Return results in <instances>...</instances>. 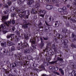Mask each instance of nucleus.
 I'll list each match as a JSON object with an SVG mask.
<instances>
[{"mask_svg": "<svg viewBox=\"0 0 76 76\" xmlns=\"http://www.w3.org/2000/svg\"><path fill=\"white\" fill-rule=\"evenodd\" d=\"M59 71H60V72H61L63 71V70L62 68H59Z\"/></svg>", "mask_w": 76, "mask_h": 76, "instance_id": "nucleus-55", "label": "nucleus"}, {"mask_svg": "<svg viewBox=\"0 0 76 76\" xmlns=\"http://www.w3.org/2000/svg\"><path fill=\"white\" fill-rule=\"evenodd\" d=\"M73 73L74 76H76V71L74 70H73L71 73H69L68 76H73Z\"/></svg>", "mask_w": 76, "mask_h": 76, "instance_id": "nucleus-10", "label": "nucleus"}, {"mask_svg": "<svg viewBox=\"0 0 76 76\" xmlns=\"http://www.w3.org/2000/svg\"><path fill=\"white\" fill-rule=\"evenodd\" d=\"M44 29L45 32H47L48 29H49V27L47 26H45L44 27Z\"/></svg>", "mask_w": 76, "mask_h": 76, "instance_id": "nucleus-32", "label": "nucleus"}, {"mask_svg": "<svg viewBox=\"0 0 76 76\" xmlns=\"http://www.w3.org/2000/svg\"><path fill=\"white\" fill-rule=\"evenodd\" d=\"M61 73L62 75H64V71H63L61 72Z\"/></svg>", "mask_w": 76, "mask_h": 76, "instance_id": "nucleus-57", "label": "nucleus"}, {"mask_svg": "<svg viewBox=\"0 0 76 76\" xmlns=\"http://www.w3.org/2000/svg\"><path fill=\"white\" fill-rule=\"evenodd\" d=\"M46 1L47 3H50V2L52 1L53 3H56V4H58V1L57 0H46Z\"/></svg>", "mask_w": 76, "mask_h": 76, "instance_id": "nucleus-9", "label": "nucleus"}, {"mask_svg": "<svg viewBox=\"0 0 76 76\" xmlns=\"http://www.w3.org/2000/svg\"><path fill=\"white\" fill-rule=\"evenodd\" d=\"M15 10V7H11L10 8V12H12V11H14Z\"/></svg>", "mask_w": 76, "mask_h": 76, "instance_id": "nucleus-34", "label": "nucleus"}, {"mask_svg": "<svg viewBox=\"0 0 76 76\" xmlns=\"http://www.w3.org/2000/svg\"><path fill=\"white\" fill-rule=\"evenodd\" d=\"M16 16V14L15 13H14L13 14H12L11 15V17H15Z\"/></svg>", "mask_w": 76, "mask_h": 76, "instance_id": "nucleus-40", "label": "nucleus"}, {"mask_svg": "<svg viewBox=\"0 0 76 76\" xmlns=\"http://www.w3.org/2000/svg\"><path fill=\"white\" fill-rule=\"evenodd\" d=\"M53 8V6L52 5H48L46 6V8L47 10H51Z\"/></svg>", "mask_w": 76, "mask_h": 76, "instance_id": "nucleus-14", "label": "nucleus"}, {"mask_svg": "<svg viewBox=\"0 0 76 76\" xmlns=\"http://www.w3.org/2000/svg\"><path fill=\"white\" fill-rule=\"evenodd\" d=\"M30 53V50L28 49H26L24 51V53L26 54H27V53Z\"/></svg>", "mask_w": 76, "mask_h": 76, "instance_id": "nucleus-26", "label": "nucleus"}, {"mask_svg": "<svg viewBox=\"0 0 76 76\" xmlns=\"http://www.w3.org/2000/svg\"><path fill=\"white\" fill-rule=\"evenodd\" d=\"M41 67L42 69H45V67H44V65H42L41 66Z\"/></svg>", "mask_w": 76, "mask_h": 76, "instance_id": "nucleus-50", "label": "nucleus"}, {"mask_svg": "<svg viewBox=\"0 0 76 76\" xmlns=\"http://www.w3.org/2000/svg\"><path fill=\"white\" fill-rule=\"evenodd\" d=\"M48 47L47 46L45 49L43 50L42 51V53H43V54H44L45 53V52H46V53H47V51H48Z\"/></svg>", "mask_w": 76, "mask_h": 76, "instance_id": "nucleus-19", "label": "nucleus"}, {"mask_svg": "<svg viewBox=\"0 0 76 76\" xmlns=\"http://www.w3.org/2000/svg\"><path fill=\"white\" fill-rule=\"evenodd\" d=\"M20 43L21 44V45L20 46H19L18 48L19 49H18L19 50H20V49H22V48H25V47H29V45L26 42H24L22 43V42H21Z\"/></svg>", "mask_w": 76, "mask_h": 76, "instance_id": "nucleus-5", "label": "nucleus"}, {"mask_svg": "<svg viewBox=\"0 0 76 76\" xmlns=\"http://www.w3.org/2000/svg\"><path fill=\"white\" fill-rule=\"evenodd\" d=\"M62 32L63 33V35L58 33H56V36L57 38L56 37H53V38L56 42H58L59 40L61 41L62 43V45L63 47L66 48V49H67L68 48V46L67 45V43L69 42V41L67 39H63L65 38L67 36H69L70 34V31L68 30V29L65 28H62Z\"/></svg>", "mask_w": 76, "mask_h": 76, "instance_id": "nucleus-1", "label": "nucleus"}, {"mask_svg": "<svg viewBox=\"0 0 76 76\" xmlns=\"http://www.w3.org/2000/svg\"><path fill=\"white\" fill-rule=\"evenodd\" d=\"M49 69L51 71L54 70V66H50L49 67Z\"/></svg>", "mask_w": 76, "mask_h": 76, "instance_id": "nucleus-33", "label": "nucleus"}, {"mask_svg": "<svg viewBox=\"0 0 76 76\" xmlns=\"http://www.w3.org/2000/svg\"><path fill=\"white\" fill-rule=\"evenodd\" d=\"M4 7H6L7 8H9V6L7 4L5 5H4Z\"/></svg>", "mask_w": 76, "mask_h": 76, "instance_id": "nucleus-53", "label": "nucleus"}, {"mask_svg": "<svg viewBox=\"0 0 76 76\" xmlns=\"http://www.w3.org/2000/svg\"><path fill=\"white\" fill-rule=\"evenodd\" d=\"M54 70H55L56 71H57L58 69V68L57 67H54Z\"/></svg>", "mask_w": 76, "mask_h": 76, "instance_id": "nucleus-46", "label": "nucleus"}, {"mask_svg": "<svg viewBox=\"0 0 76 76\" xmlns=\"http://www.w3.org/2000/svg\"><path fill=\"white\" fill-rule=\"evenodd\" d=\"M12 31H15V27L14 26H13L12 28Z\"/></svg>", "mask_w": 76, "mask_h": 76, "instance_id": "nucleus-59", "label": "nucleus"}, {"mask_svg": "<svg viewBox=\"0 0 76 76\" xmlns=\"http://www.w3.org/2000/svg\"><path fill=\"white\" fill-rule=\"evenodd\" d=\"M16 58L17 60L20 61L21 63H25L26 60V57L21 56L20 54H18V56H17Z\"/></svg>", "mask_w": 76, "mask_h": 76, "instance_id": "nucleus-4", "label": "nucleus"}, {"mask_svg": "<svg viewBox=\"0 0 76 76\" xmlns=\"http://www.w3.org/2000/svg\"><path fill=\"white\" fill-rule=\"evenodd\" d=\"M57 62V61H52L51 62H49V64H56V63Z\"/></svg>", "mask_w": 76, "mask_h": 76, "instance_id": "nucleus-27", "label": "nucleus"}, {"mask_svg": "<svg viewBox=\"0 0 76 76\" xmlns=\"http://www.w3.org/2000/svg\"><path fill=\"white\" fill-rule=\"evenodd\" d=\"M13 35H14V34H11L10 35L7 36V38H10L12 37Z\"/></svg>", "mask_w": 76, "mask_h": 76, "instance_id": "nucleus-28", "label": "nucleus"}, {"mask_svg": "<svg viewBox=\"0 0 76 76\" xmlns=\"http://www.w3.org/2000/svg\"><path fill=\"white\" fill-rule=\"evenodd\" d=\"M37 13V11L36 10L33 9H32L31 13L32 14H36Z\"/></svg>", "mask_w": 76, "mask_h": 76, "instance_id": "nucleus-20", "label": "nucleus"}, {"mask_svg": "<svg viewBox=\"0 0 76 76\" xmlns=\"http://www.w3.org/2000/svg\"><path fill=\"white\" fill-rule=\"evenodd\" d=\"M30 42H31V50L32 51H34V49H37L36 47L33 45L35 44V40H33V39H31L30 40Z\"/></svg>", "mask_w": 76, "mask_h": 76, "instance_id": "nucleus-6", "label": "nucleus"}, {"mask_svg": "<svg viewBox=\"0 0 76 76\" xmlns=\"http://www.w3.org/2000/svg\"><path fill=\"white\" fill-rule=\"evenodd\" d=\"M26 11L25 10L23 11V12H21V10H19L18 11V14L19 15V16L21 19H22L23 17H25L26 19H28L29 17V15L28 14V15H26Z\"/></svg>", "mask_w": 76, "mask_h": 76, "instance_id": "nucleus-3", "label": "nucleus"}, {"mask_svg": "<svg viewBox=\"0 0 76 76\" xmlns=\"http://www.w3.org/2000/svg\"><path fill=\"white\" fill-rule=\"evenodd\" d=\"M57 60H58V61H61L62 63L64 62L63 59H62V58H60L58 57L57 58Z\"/></svg>", "mask_w": 76, "mask_h": 76, "instance_id": "nucleus-25", "label": "nucleus"}, {"mask_svg": "<svg viewBox=\"0 0 76 76\" xmlns=\"http://www.w3.org/2000/svg\"><path fill=\"white\" fill-rule=\"evenodd\" d=\"M8 18H9V14H8L7 16H3L2 18V21L4 22L5 21H6V19H7Z\"/></svg>", "mask_w": 76, "mask_h": 76, "instance_id": "nucleus-11", "label": "nucleus"}, {"mask_svg": "<svg viewBox=\"0 0 76 76\" xmlns=\"http://www.w3.org/2000/svg\"><path fill=\"white\" fill-rule=\"evenodd\" d=\"M72 41L73 42H74L75 41H76V39L74 38L72 39Z\"/></svg>", "mask_w": 76, "mask_h": 76, "instance_id": "nucleus-61", "label": "nucleus"}, {"mask_svg": "<svg viewBox=\"0 0 76 76\" xmlns=\"http://www.w3.org/2000/svg\"><path fill=\"white\" fill-rule=\"evenodd\" d=\"M22 28L23 29H26V28H27L28 27V26L26 25V24L22 26Z\"/></svg>", "mask_w": 76, "mask_h": 76, "instance_id": "nucleus-30", "label": "nucleus"}, {"mask_svg": "<svg viewBox=\"0 0 76 76\" xmlns=\"http://www.w3.org/2000/svg\"><path fill=\"white\" fill-rule=\"evenodd\" d=\"M17 3H18V4H19V5H21L23 3V2L20 0L18 1H17Z\"/></svg>", "mask_w": 76, "mask_h": 76, "instance_id": "nucleus-24", "label": "nucleus"}, {"mask_svg": "<svg viewBox=\"0 0 76 76\" xmlns=\"http://www.w3.org/2000/svg\"><path fill=\"white\" fill-rule=\"evenodd\" d=\"M54 73L56 74V75H57L58 76L60 75V74H59V73L57 72H55Z\"/></svg>", "mask_w": 76, "mask_h": 76, "instance_id": "nucleus-48", "label": "nucleus"}, {"mask_svg": "<svg viewBox=\"0 0 76 76\" xmlns=\"http://www.w3.org/2000/svg\"><path fill=\"white\" fill-rule=\"evenodd\" d=\"M40 38L41 40V44L40 45V48H42L44 46V40L42 39V37H40Z\"/></svg>", "mask_w": 76, "mask_h": 76, "instance_id": "nucleus-12", "label": "nucleus"}, {"mask_svg": "<svg viewBox=\"0 0 76 76\" xmlns=\"http://www.w3.org/2000/svg\"><path fill=\"white\" fill-rule=\"evenodd\" d=\"M8 5L10 6L12 4V2H8Z\"/></svg>", "mask_w": 76, "mask_h": 76, "instance_id": "nucleus-56", "label": "nucleus"}, {"mask_svg": "<svg viewBox=\"0 0 76 76\" xmlns=\"http://www.w3.org/2000/svg\"><path fill=\"white\" fill-rule=\"evenodd\" d=\"M55 25L53 26V27H55V28H56L59 26L60 23H58V21H55Z\"/></svg>", "mask_w": 76, "mask_h": 76, "instance_id": "nucleus-18", "label": "nucleus"}, {"mask_svg": "<svg viewBox=\"0 0 76 76\" xmlns=\"http://www.w3.org/2000/svg\"><path fill=\"white\" fill-rule=\"evenodd\" d=\"M15 20H13V19L11 21L12 24V25H14V24L15 23Z\"/></svg>", "mask_w": 76, "mask_h": 76, "instance_id": "nucleus-41", "label": "nucleus"}, {"mask_svg": "<svg viewBox=\"0 0 76 76\" xmlns=\"http://www.w3.org/2000/svg\"><path fill=\"white\" fill-rule=\"evenodd\" d=\"M1 46L3 47H6V43H1Z\"/></svg>", "mask_w": 76, "mask_h": 76, "instance_id": "nucleus-29", "label": "nucleus"}, {"mask_svg": "<svg viewBox=\"0 0 76 76\" xmlns=\"http://www.w3.org/2000/svg\"><path fill=\"white\" fill-rule=\"evenodd\" d=\"M52 47H53V50H54V52H55V53H57L58 52V51H57V47L55 46V45L54 44H53L52 45Z\"/></svg>", "mask_w": 76, "mask_h": 76, "instance_id": "nucleus-13", "label": "nucleus"}, {"mask_svg": "<svg viewBox=\"0 0 76 76\" xmlns=\"http://www.w3.org/2000/svg\"><path fill=\"white\" fill-rule=\"evenodd\" d=\"M64 14H65V15H67V14H68V12L66 10H65L64 11Z\"/></svg>", "mask_w": 76, "mask_h": 76, "instance_id": "nucleus-42", "label": "nucleus"}, {"mask_svg": "<svg viewBox=\"0 0 76 76\" xmlns=\"http://www.w3.org/2000/svg\"><path fill=\"white\" fill-rule=\"evenodd\" d=\"M63 18H64V19H67V16H63Z\"/></svg>", "mask_w": 76, "mask_h": 76, "instance_id": "nucleus-58", "label": "nucleus"}, {"mask_svg": "<svg viewBox=\"0 0 76 76\" xmlns=\"http://www.w3.org/2000/svg\"><path fill=\"white\" fill-rule=\"evenodd\" d=\"M74 14V15L72 16L71 17H72V18L70 19V20L72 22L75 23V22H76V19L75 18L76 17V12H75V13Z\"/></svg>", "mask_w": 76, "mask_h": 76, "instance_id": "nucleus-7", "label": "nucleus"}, {"mask_svg": "<svg viewBox=\"0 0 76 76\" xmlns=\"http://www.w3.org/2000/svg\"><path fill=\"white\" fill-rule=\"evenodd\" d=\"M70 64L72 66V69L75 70L76 69V65L74 63L72 62V61H70Z\"/></svg>", "mask_w": 76, "mask_h": 76, "instance_id": "nucleus-8", "label": "nucleus"}, {"mask_svg": "<svg viewBox=\"0 0 76 76\" xmlns=\"http://www.w3.org/2000/svg\"><path fill=\"white\" fill-rule=\"evenodd\" d=\"M14 72H16V69L15 68L14 69Z\"/></svg>", "mask_w": 76, "mask_h": 76, "instance_id": "nucleus-62", "label": "nucleus"}, {"mask_svg": "<svg viewBox=\"0 0 76 76\" xmlns=\"http://www.w3.org/2000/svg\"><path fill=\"white\" fill-rule=\"evenodd\" d=\"M15 38L16 39H15V41L16 42H19V41L20 40V38H19V37H17V36H15Z\"/></svg>", "mask_w": 76, "mask_h": 76, "instance_id": "nucleus-23", "label": "nucleus"}, {"mask_svg": "<svg viewBox=\"0 0 76 76\" xmlns=\"http://www.w3.org/2000/svg\"><path fill=\"white\" fill-rule=\"evenodd\" d=\"M45 23L46 25H47V26H49V24H48V23H47V22L45 21Z\"/></svg>", "mask_w": 76, "mask_h": 76, "instance_id": "nucleus-60", "label": "nucleus"}, {"mask_svg": "<svg viewBox=\"0 0 76 76\" xmlns=\"http://www.w3.org/2000/svg\"><path fill=\"white\" fill-rule=\"evenodd\" d=\"M46 60L47 61H50L51 60V58H50V57L48 56L46 58Z\"/></svg>", "mask_w": 76, "mask_h": 76, "instance_id": "nucleus-36", "label": "nucleus"}, {"mask_svg": "<svg viewBox=\"0 0 76 76\" xmlns=\"http://www.w3.org/2000/svg\"><path fill=\"white\" fill-rule=\"evenodd\" d=\"M72 38H74L75 37L76 35H75V34H74V33L73 32L72 33Z\"/></svg>", "mask_w": 76, "mask_h": 76, "instance_id": "nucleus-47", "label": "nucleus"}, {"mask_svg": "<svg viewBox=\"0 0 76 76\" xmlns=\"http://www.w3.org/2000/svg\"><path fill=\"white\" fill-rule=\"evenodd\" d=\"M16 66V64L15 63H13L10 65V67H15Z\"/></svg>", "mask_w": 76, "mask_h": 76, "instance_id": "nucleus-21", "label": "nucleus"}, {"mask_svg": "<svg viewBox=\"0 0 76 76\" xmlns=\"http://www.w3.org/2000/svg\"><path fill=\"white\" fill-rule=\"evenodd\" d=\"M62 9L63 10V12L64 11V10H66V7H64L63 8H62Z\"/></svg>", "mask_w": 76, "mask_h": 76, "instance_id": "nucleus-45", "label": "nucleus"}, {"mask_svg": "<svg viewBox=\"0 0 76 76\" xmlns=\"http://www.w3.org/2000/svg\"><path fill=\"white\" fill-rule=\"evenodd\" d=\"M58 12H63V9L61 8H58Z\"/></svg>", "mask_w": 76, "mask_h": 76, "instance_id": "nucleus-31", "label": "nucleus"}, {"mask_svg": "<svg viewBox=\"0 0 76 76\" xmlns=\"http://www.w3.org/2000/svg\"><path fill=\"white\" fill-rule=\"evenodd\" d=\"M66 27H69V26H70V23L68 22L66 23Z\"/></svg>", "mask_w": 76, "mask_h": 76, "instance_id": "nucleus-37", "label": "nucleus"}, {"mask_svg": "<svg viewBox=\"0 0 76 76\" xmlns=\"http://www.w3.org/2000/svg\"><path fill=\"white\" fill-rule=\"evenodd\" d=\"M0 28L1 29H4V28H6V26L4 24H1L0 26Z\"/></svg>", "mask_w": 76, "mask_h": 76, "instance_id": "nucleus-22", "label": "nucleus"}, {"mask_svg": "<svg viewBox=\"0 0 76 76\" xmlns=\"http://www.w3.org/2000/svg\"><path fill=\"white\" fill-rule=\"evenodd\" d=\"M71 46L72 48H76V46L73 44H72L71 45Z\"/></svg>", "mask_w": 76, "mask_h": 76, "instance_id": "nucleus-44", "label": "nucleus"}, {"mask_svg": "<svg viewBox=\"0 0 76 76\" xmlns=\"http://www.w3.org/2000/svg\"><path fill=\"white\" fill-rule=\"evenodd\" d=\"M11 23H12V20H11L10 21L4 22V24H5V25H6L8 27L9 26V25L8 24H11Z\"/></svg>", "mask_w": 76, "mask_h": 76, "instance_id": "nucleus-16", "label": "nucleus"}, {"mask_svg": "<svg viewBox=\"0 0 76 76\" xmlns=\"http://www.w3.org/2000/svg\"><path fill=\"white\" fill-rule=\"evenodd\" d=\"M39 25L40 26L42 25V23H41V22H40V23H39Z\"/></svg>", "mask_w": 76, "mask_h": 76, "instance_id": "nucleus-63", "label": "nucleus"}, {"mask_svg": "<svg viewBox=\"0 0 76 76\" xmlns=\"http://www.w3.org/2000/svg\"><path fill=\"white\" fill-rule=\"evenodd\" d=\"M9 9L7 10H5L4 11V14H7L8 13V12H9Z\"/></svg>", "mask_w": 76, "mask_h": 76, "instance_id": "nucleus-35", "label": "nucleus"}, {"mask_svg": "<svg viewBox=\"0 0 76 76\" xmlns=\"http://www.w3.org/2000/svg\"><path fill=\"white\" fill-rule=\"evenodd\" d=\"M14 45V43H13L11 42L10 41H8L7 42V45L9 46V47H10L12 45Z\"/></svg>", "mask_w": 76, "mask_h": 76, "instance_id": "nucleus-17", "label": "nucleus"}, {"mask_svg": "<svg viewBox=\"0 0 76 76\" xmlns=\"http://www.w3.org/2000/svg\"><path fill=\"white\" fill-rule=\"evenodd\" d=\"M7 32V31H3V33L4 34H6Z\"/></svg>", "mask_w": 76, "mask_h": 76, "instance_id": "nucleus-52", "label": "nucleus"}, {"mask_svg": "<svg viewBox=\"0 0 76 76\" xmlns=\"http://www.w3.org/2000/svg\"><path fill=\"white\" fill-rule=\"evenodd\" d=\"M44 65L45 66H48V64L47 62H45L44 63Z\"/></svg>", "mask_w": 76, "mask_h": 76, "instance_id": "nucleus-43", "label": "nucleus"}, {"mask_svg": "<svg viewBox=\"0 0 76 76\" xmlns=\"http://www.w3.org/2000/svg\"><path fill=\"white\" fill-rule=\"evenodd\" d=\"M52 18H53V17H52L51 16H50L49 18V20H50V21H51V20Z\"/></svg>", "mask_w": 76, "mask_h": 76, "instance_id": "nucleus-54", "label": "nucleus"}, {"mask_svg": "<svg viewBox=\"0 0 76 76\" xmlns=\"http://www.w3.org/2000/svg\"><path fill=\"white\" fill-rule=\"evenodd\" d=\"M13 75H12V74H10L9 75H8V76H13Z\"/></svg>", "mask_w": 76, "mask_h": 76, "instance_id": "nucleus-64", "label": "nucleus"}, {"mask_svg": "<svg viewBox=\"0 0 76 76\" xmlns=\"http://www.w3.org/2000/svg\"><path fill=\"white\" fill-rule=\"evenodd\" d=\"M39 7H40V5L39 4H36L35 6V7L37 9V10L38 11L39 13L41 14L40 15V16L42 17V18H44V14L46 13V11H45V10H41L39 11Z\"/></svg>", "mask_w": 76, "mask_h": 76, "instance_id": "nucleus-2", "label": "nucleus"}, {"mask_svg": "<svg viewBox=\"0 0 76 76\" xmlns=\"http://www.w3.org/2000/svg\"><path fill=\"white\" fill-rule=\"evenodd\" d=\"M24 37L26 39H29V38H28V36L26 35H24Z\"/></svg>", "mask_w": 76, "mask_h": 76, "instance_id": "nucleus-49", "label": "nucleus"}, {"mask_svg": "<svg viewBox=\"0 0 76 76\" xmlns=\"http://www.w3.org/2000/svg\"><path fill=\"white\" fill-rule=\"evenodd\" d=\"M15 50V47L14 46H12L11 48V51H13Z\"/></svg>", "mask_w": 76, "mask_h": 76, "instance_id": "nucleus-38", "label": "nucleus"}, {"mask_svg": "<svg viewBox=\"0 0 76 76\" xmlns=\"http://www.w3.org/2000/svg\"><path fill=\"white\" fill-rule=\"evenodd\" d=\"M15 34L18 35H20V32L17 30L15 31Z\"/></svg>", "mask_w": 76, "mask_h": 76, "instance_id": "nucleus-39", "label": "nucleus"}, {"mask_svg": "<svg viewBox=\"0 0 76 76\" xmlns=\"http://www.w3.org/2000/svg\"><path fill=\"white\" fill-rule=\"evenodd\" d=\"M43 38L44 40H48V37L45 38L44 37H43Z\"/></svg>", "mask_w": 76, "mask_h": 76, "instance_id": "nucleus-51", "label": "nucleus"}, {"mask_svg": "<svg viewBox=\"0 0 76 76\" xmlns=\"http://www.w3.org/2000/svg\"><path fill=\"white\" fill-rule=\"evenodd\" d=\"M34 2L33 0H28L27 2V4L28 5H31Z\"/></svg>", "mask_w": 76, "mask_h": 76, "instance_id": "nucleus-15", "label": "nucleus"}]
</instances>
